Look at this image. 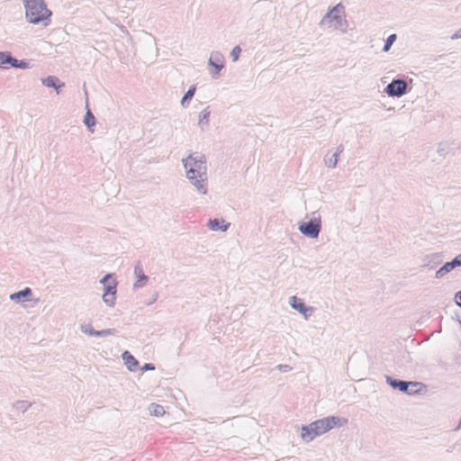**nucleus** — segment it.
<instances>
[{"mask_svg": "<svg viewBox=\"0 0 461 461\" xmlns=\"http://www.w3.org/2000/svg\"><path fill=\"white\" fill-rule=\"evenodd\" d=\"M182 163L187 179L199 193L205 194L207 193V167L204 156L190 154L187 158L182 159Z\"/></svg>", "mask_w": 461, "mask_h": 461, "instance_id": "f257e3e1", "label": "nucleus"}, {"mask_svg": "<svg viewBox=\"0 0 461 461\" xmlns=\"http://www.w3.org/2000/svg\"><path fill=\"white\" fill-rule=\"evenodd\" d=\"M346 423V419H341L337 416H328L317 420L309 425L303 426L301 437L304 441L310 442L317 436H321L335 427H341Z\"/></svg>", "mask_w": 461, "mask_h": 461, "instance_id": "f03ea898", "label": "nucleus"}, {"mask_svg": "<svg viewBox=\"0 0 461 461\" xmlns=\"http://www.w3.org/2000/svg\"><path fill=\"white\" fill-rule=\"evenodd\" d=\"M25 17L30 23H42L47 26L50 23L51 11L47 8L44 0H23Z\"/></svg>", "mask_w": 461, "mask_h": 461, "instance_id": "7ed1b4c3", "label": "nucleus"}, {"mask_svg": "<svg viewBox=\"0 0 461 461\" xmlns=\"http://www.w3.org/2000/svg\"><path fill=\"white\" fill-rule=\"evenodd\" d=\"M321 25L329 27L333 26L335 30H339L345 33L348 30V21L345 17V7L339 3L335 6L329 9L327 14L322 17L320 23Z\"/></svg>", "mask_w": 461, "mask_h": 461, "instance_id": "20e7f679", "label": "nucleus"}, {"mask_svg": "<svg viewBox=\"0 0 461 461\" xmlns=\"http://www.w3.org/2000/svg\"><path fill=\"white\" fill-rule=\"evenodd\" d=\"M386 383L393 389H397L408 395L419 393L425 388V384L420 382L404 381L393 378L386 375Z\"/></svg>", "mask_w": 461, "mask_h": 461, "instance_id": "39448f33", "label": "nucleus"}, {"mask_svg": "<svg viewBox=\"0 0 461 461\" xmlns=\"http://www.w3.org/2000/svg\"><path fill=\"white\" fill-rule=\"evenodd\" d=\"M317 212H314L313 217L308 221H303L299 224L298 230L299 231L311 239L318 238L321 230V216H315Z\"/></svg>", "mask_w": 461, "mask_h": 461, "instance_id": "423d86ee", "label": "nucleus"}, {"mask_svg": "<svg viewBox=\"0 0 461 461\" xmlns=\"http://www.w3.org/2000/svg\"><path fill=\"white\" fill-rule=\"evenodd\" d=\"M411 88L407 81L401 78H393L384 89L390 97H401L406 95Z\"/></svg>", "mask_w": 461, "mask_h": 461, "instance_id": "0eeeda50", "label": "nucleus"}, {"mask_svg": "<svg viewBox=\"0 0 461 461\" xmlns=\"http://www.w3.org/2000/svg\"><path fill=\"white\" fill-rule=\"evenodd\" d=\"M208 65L213 68L211 71L212 78H217L224 68V56L220 51H212L208 60Z\"/></svg>", "mask_w": 461, "mask_h": 461, "instance_id": "6e6552de", "label": "nucleus"}, {"mask_svg": "<svg viewBox=\"0 0 461 461\" xmlns=\"http://www.w3.org/2000/svg\"><path fill=\"white\" fill-rule=\"evenodd\" d=\"M117 285V281L112 280L104 287L103 301L109 307H113L115 304Z\"/></svg>", "mask_w": 461, "mask_h": 461, "instance_id": "1a4fd4ad", "label": "nucleus"}, {"mask_svg": "<svg viewBox=\"0 0 461 461\" xmlns=\"http://www.w3.org/2000/svg\"><path fill=\"white\" fill-rule=\"evenodd\" d=\"M134 276L136 281L133 284V290H139L147 285L149 276L144 273L140 262H138L134 267Z\"/></svg>", "mask_w": 461, "mask_h": 461, "instance_id": "9d476101", "label": "nucleus"}, {"mask_svg": "<svg viewBox=\"0 0 461 461\" xmlns=\"http://www.w3.org/2000/svg\"><path fill=\"white\" fill-rule=\"evenodd\" d=\"M289 304L293 309L302 313L304 316L305 320L308 319L307 313H312L314 311L312 307L306 306L303 301L300 298H297L296 296H291L289 298Z\"/></svg>", "mask_w": 461, "mask_h": 461, "instance_id": "9b49d317", "label": "nucleus"}, {"mask_svg": "<svg viewBox=\"0 0 461 461\" xmlns=\"http://www.w3.org/2000/svg\"><path fill=\"white\" fill-rule=\"evenodd\" d=\"M443 262V255L441 253H432L427 255L423 258V266L433 269Z\"/></svg>", "mask_w": 461, "mask_h": 461, "instance_id": "f8f14e48", "label": "nucleus"}, {"mask_svg": "<svg viewBox=\"0 0 461 461\" xmlns=\"http://www.w3.org/2000/svg\"><path fill=\"white\" fill-rule=\"evenodd\" d=\"M457 266V260L454 258L451 261L446 262L441 267H439L436 273L435 277L438 279L443 278L447 274L450 273Z\"/></svg>", "mask_w": 461, "mask_h": 461, "instance_id": "ddd939ff", "label": "nucleus"}, {"mask_svg": "<svg viewBox=\"0 0 461 461\" xmlns=\"http://www.w3.org/2000/svg\"><path fill=\"white\" fill-rule=\"evenodd\" d=\"M32 294V289L30 287H25L21 291L10 294V300L15 303H21L27 301Z\"/></svg>", "mask_w": 461, "mask_h": 461, "instance_id": "4468645a", "label": "nucleus"}, {"mask_svg": "<svg viewBox=\"0 0 461 461\" xmlns=\"http://www.w3.org/2000/svg\"><path fill=\"white\" fill-rule=\"evenodd\" d=\"M122 357L127 368L131 372L139 366V361L129 351H124Z\"/></svg>", "mask_w": 461, "mask_h": 461, "instance_id": "2eb2a0df", "label": "nucleus"}, {"mask_svg": "<svg viewBox=\"0 0 461 461\" xmlns=\"http://www.w3.org/2000/svg\"><path fill=\"white\" fill-rule=\"evenodd\" d=\"M209 227L212 230L226 231L230 227V223H225L223 219H212L209 221Z\"/></svg>", "mask_w": 461, "mask_h": 461, "instance_id": "dca6fc26", "label": "nucleus"}, {"mask_svg": "<svg viewBox=\"0 0 461 461\" xmlns=\"http://www.w3.org/2000/svg\"><path fill=\"white\" fill-rule=\"evenodd\" d=\"M41 83L48 87L54 88L57 91V94H59V88L64 86V84H59V79L55 76H49L42 78Z\"/></svg>", "mask_w": 461, "mask_h": 461, "instance_id": "f3484780", "label": "nucleus"}, {"mask_svg": "<svg viewBox=\"0 0 461 461\" xmlns=\"http://www.w3.org/2000/svg\"><path fill=\"white\" fill-rule=\"evenodd\" d=\"M196 91V86L194 85L191 86L189 89L185 92L184 96L181 99V105L184 108H186L189 105L190 101L194 97Z\"/></svg>", "mask_w": 461, "mask_h": 461, "instance_id": "a211bd4d", "label": "nucleus"}, {"mask_svg": "<svg viewBox=\"0 0 461 461\" xmlns=\"http://www.w3.org/2000/svg\"><path fill=\"white\" fill-rule=\"evenodd\" d=\"M9 66L15 68L27 69L30 68V64L28 61L22 59L19 60L14 58L12 55L10 57Z\"/></svg>", "mask_w": 461, "mask_h": 461, "instance_id": "6ab92c4d", "label": "nucleus"}, {"mask_svg": "<svg viewBox=\"0 0 461 461\" xmlns=\"http://www.w3.org/2000/svg\"><path fill=\"white\" fill-rule=\"evenodd\" d=\"M210 110L209 107L203 109L199 114V126L203 130V126H208L209 124V117H210Z\"/></svg>", "mask_w": 461, "mask_h": 461, "instance_id": "aec40b11", "label": "nucleus"}, {"mask_svg": "<svg viewBox=\"0 0 461 461\" xmlns=\"http://www.w3.org/2000/svg\"><path fill=\"white\" fill-rule=\"evenodd\" d=\"M84 123L88 128L90 131H94L93 127L95 125V118L92 112L87 109L85 118H84Z\"/></svg>", "mask_w": 461, "mask_h": 461, "instance_id": "412c9836", "label": "nucleus"}, {"mask_svg": "<svg viewBox=\"0 0 461 461\" xmlns=\"http://www.w3.org/2000/svg\"><path fill=\"white\" fill-rule=\"evenodd\" d=\"M149 411L151 415L156 417H160L165 414L164 407L156 403H151L149 407Z\"/></svg>", "mask_w": 461, "mask_h": 461, "instance_id": "4be33fe9", "label": "nucleus"}, {"mask_svg": "<svg viewBox=\"0 0 461 461\" xmlns=\"http://www.w3.org/2000/svg\"><path fill=\"white\" fill-rule=\"evenodd\" d=\"M11 52L0 51V68H7L10 62Z\"/></svg>", "mask_w": 461, "mask_h": 461, "instance_id": "5701e85b", "label": "nucleus"}, {"mask_svg": "<svg viewBox=\"0 0 461 461\" xmlns=\"http://www.w3.org/2000/svg\"><path fill=\"white\" fill-rule=\"evenodd\" d=\"M14 408L22 412H25L31 406L32 402L28 401L19 400L14 403Z\"/></svg>", "mask_w": 461, "mask_h": 461, "instance_id": "b1692460", "label": "nucleus"}, {"mask_svg": "<svg viewBox=\"0 0 461 461\" xmlns=\"http://www.w3.org/2000/svg\"><path fill=\"white\" fill-rule=\"evenodd\" d=\"M397 39V36L396 34H391L387 37V39L385 40L384 41V48H383V50L384 52H387L390 50L392 45L394 43V41H396Z\"/></svg>", "mask_w": 461, "mask_h": 461, "instance_id": "393cba45", "label": "nucleus"}, {"mask_svg": "<svg viewBox=\"0 0 461 461\" xmlns=\"http://www.w3.org/2000/svg\"><path fill=\"white\" fill-rule=\"evenodd\" d=\"M81 331L85 334H87L89 336H95L97 337L98 330H95L93 329V327L90 324H83L81 325Z\"/></svg>", "mask_w": 461, "mask_h": 461, "instance_id": "a878e982", "label": "nucleus"}, {"mask_svg": "<svg viewBox=\"0 0 461 461\" xmlns=\"http://www.w3.org/2000/svg\"><path fill=\"white\" fill-rule=\"evenodd\" d=\"M338 163V157L337 155H334V153L331 155L330 158H325V165L329 167L334 168L337 166Z\"/></svg>", "mask_w": 461, "mask_h": 461, "instance_id": "bb28decb", "label": "nucleus"}, {"mask_svg": "<svg viewBox=\"0 0 461 461\" xmlns=\"http://www.w3.org/2000/svg\"><path fill=\"white\" fill-rule=\"evenodd\" d=\"M116 333L115 329H105L102 330H98L97 337H106L109 335H114Z\"/></svg>", "mask_w": 461, "mask_h": 461, "instance_id": "cd10ccee", "label": "nucleus"}, {"mask_svg": "<svg viewBox=\"0 0 461 461\" xmlns=\"http://www.w3.org/2000/svg\"><path fill=\"white\" fill-rule=\"evenodd\" d=\"M241 52V49L240 46H236L230 51V57L233 61H237L239 59L240 54Z\"/></svg>", "mask_w": 461, "mask_h": 461, "instance_id": "c85d7f7f", "label": "nucleus"}, {"mask_svg": "<svg viewBox=\"0 0 461 461\" xmlns=\"http://www.w3.org/2000/svg\"><path fill=\"white\" fill-rule=\"evenodd\" d=\"M276 369H278L280 372L286 373L292 370V367L288 365H278L276 366Z\"/></svg>", "mask_w": 461, "mask_h": 461, "instance_id": "c756f323", "label": "nucleus"}, {"mask_svg": "<svg viewBox=\"0 0 461 461\" xmlns=\"http://www.w3.org/2000/svg\"><path fill=\"white\" fill-rule=\"evenodd\" d=\"M438 153L440 156H446L447 154V149L443 143H440L438 149Z\"/></svg>", "mask_w": 461, "mask_h": 461, "instance_id": "7c9ffc66", "label": "nucleus"}, {"mask_svg": "<svg viewBox=\"0 0 461 461\" xmlns=\"http://www.w3.org/2000/svg\"><path fill=\"white\" fill-rule=\"evenodd\" d=\"M141 371H150V370H155V366L152 364V363H146L144 364L141 368H140Z\"/></svg>", "mask_w": 461, "mask_h": 461, "instance_id": "2f4dec72", "label": "nucleus"}, {"mask_svg": "<svg viewBox=\"0 0 461 461\" xmlns=\"http://www.w3.org/2000/svg\"><path fill=\"white\" fill-rule=\"evenodd\" d=\"M113 275L112 274H106L101 280H100V283L102 285H104V286H105V285H107L108 283H110V279L112 278Z\"/></svg>", "mask_w": 461, "mask_h": 461, "instance_id": "473e14b6", "label": "nucleus"}, {"mask_svg": "<svg viewBox=\"0 0 461 461\" xmlns=\"http://www.w3.org/2000/svg\"><path fill=\"white\" fill-rule=\"evenodd\" d=\"M451 447L456 448L455 450H456L457 452H461V438L459 440H457L456 442H455L451 446Z\"/></svg>", "mask_w": 461, "mask_h": 461, "instance_id": "72a5a7b5", "label": "nucleus"}, {"mask_svg": "<svg viewBox=\"0 0 461 461\" xmlns=\"http://www.w3.org/2000/svg\"><path fill=\"white\" fill-rule=\"evenodd\" d=\"M455 298L456 304L461 308V291H458L456 294Z\"/></svg>", "mask_w": 461, "mask_h": 461, "instance_id": "f704fd0d", "label": "nucleus"}, {"mask_svg": "<svg viewBox=\"0 0 461 461\" xmlns=\"http://www.w3.org/2000/svg\"><path fill=\"white\" fill-rule=\"evenodd\" d=\"M344 150V147L342 144L339 145L336 149V151L334 152V155H337V157L339 156L340 153H342Z\"/></svg>", "mask_w": 461, "mask_h": 461, "instance_id": "c9c22d12", "label": "nucleus"}, {"mask_svg": "<svg viewBox=\"0 0 461 461\" xmlns=\"http://www.w3.org/2000/svg\"><path fill=\"white\" fill-rule=\"evenodd\" d=\"M461 38V28L459 30H457L452 36H451V39L452 40H456V39H460Z\"/></svg>", "mask_w": 461, "mask_h": 461, "instance_id": "e433bc0d", "label": "nucleus"}, {"mask_svg": "<svg viewBox=\"0 0 461 461\" xmlns=\"http://www.w3.org/2000/svg\"><path fill=\"white\" fill-rule=\"evenodd\" d=\"M456 260H457V266L461 267V253L455 257Z\"/></svg>", "mask_w": 461, "mask_h": 461, "instance_id": "4c0bfd02", "label": "nucleus"}, {"mask_svg": "<svg viewBox=\"0 0 461 461\" xmlns=\"http://www.w3.org/2000/svg\"><path fill=\"white\" fill-rule=\"evenodd\" d=\"M460 429H461V418H460L459 423H458L457 427L455 429V430H458Z\"/></svg>", "mask_w": 461, "mask_h": 461, "instance_id": "58836bf2", "label": "nucleus"}, {"mask_svg": "<svg viewBox=\"0 0 461 461\" xmlns=\"http://www.w3.org/2000/svg\"><path fill=\"white\" fill-rule=\"evenodd\" d=\"M456 448H452L451 446L447 449V453H451L455 450Z\"/></svg>", "mask_w": 461, "mask_h": 461, "instance_id": "ea45409f", "label": "nucleus"}, {"mask_svg": "<svg viewBox=\"0 0 461 461\" xmlns=\"http://www.w3.org/2000/svg\"><path fill=\"white\" fill-rule=\"evenodd\" d=\"M459 322H460V325H461V321Z\"/></svg>", "mask_w": 461, "mask_h": 461, "instance_id": "a19ab883", "label": "nucleus"}]
</instances>
